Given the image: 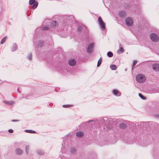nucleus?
<instances>
[{"label": "nucleus", "mask_w": 159, "mask_h": 159, "mask_svg": "<svg viewBox=\"0 0 159 159\" xmlns=\"http://www.w3.org/2000/svg\"><path fill=\"white\" fill-rule=\"evenodd\" d=\"M121 44H120L119 45V50L120 52H121L123 53L124 52V50L123 48L121 47Z\"/></svg>", "instance_id": "bb28decb"}, {"label": "nucleus", "mask_w": 159, "mask_h": 159, "mask_svg": "<svg viewBox=\"0 0 159 159\" xmlns=\"http://www.w3.org/2000/svg\"><path fill=\"white\" fill-rule=\"evenodd\" d=\"M136 80L139 83H143L146 80L145 76L143 74H139L136 77Z\"/></svg>", "instance_id": "7ed1b4c3"}, {"label": "nucleus", "mask_w": 159, "mask_h": 159, "mask_svg": "<svg viewBox=\"0 0 159 159\" xmlns=\"http://www.w3.org/2000/svg\"><path fill=\"white\" fill-rule=\"evenodd\" d=\"M63 18L64 20V24L65 25L67 26H68L70 23H71L74 19L73 16H65Z\"/></svg>", "instance_id": "f03ea898"}, {"label": "nucleus", "mask_w": 159, "mask_h": 159, "mask_svg": "<svg viewBox=\"0 0 159 159\" xmlns=\"http://www.w3.org/2000/svg\"><path fill=\"white\" fill-rule=\"evenodd\" d=\"M93 121V120H89L87 122H88V123H89V122H91V121Z\"/></svg>", "instance_id": "e433bc0d"}, {"label": "nucleus", "mask_w": 159, "mask_h": 159, "mask_svg": "<svg viewBox=\"0 0 159 159\" xmlns=\"http://www.w3.org/2000/svg\"><path fill=\"white\" fill-rule=\"evenodd\" d=\"M37 55H38V54L37 53Z\"/></svg>", "instance_id": "ea45409f"}, {"label": "nucleus", "mask_w": 159, "mask_h": 159, "mask_svg": "<svg viewBox=\"0 0 159 159\" xmlns=\"http://www.w3.org/2000/svg\"><path fill=\"white\" fill-rule=\"evenodd\" d=\"M119 127L121 129H125L127 127V125L124 123H122L120 124Z\"/></svg>", "instance_id": "6ab92c4d"}, {"label": "nucleus", "mask_w": 159, "mask_h": 159, "mask_svg": "<svg viewBox=\"0 0 159 159\" xmlns=\"http://www.w3.org/2000/svg\"><path fill=\"white\" fill-rule=\"evenodd\" d=\"M4 103L6 104L11 105L14 104L15 103L14 102L12 101H7L5 100L4 101Z\"/></svg>", "instance_id": "2eb2a0df"}, {"label": "nucleus", "mask_w": 159, "mask_h": 159, "mask_svg": "<svg viewBox=\"0 0 159 159\" xmlns=\"http://www.w3.org/2000/svg\"><path fill=\"white\" fill-rule=\"evenodd\" d=\"M107 55L108 57H113V54L110 51L107 52Z\"/></svg>", "instance_id": "b1692460"}, {"label": "nucleus", "mask_w": 159, "mask_h": 159, "mask_svg": "<svg viewBox=\"0 0 159 159\" xmlns=\"http://www.w3.org/2000/svg\"><path fill=\"white\" fill-rule=\"evenodd\" d=\"M16 152L17 155H21L23 153V151L20 148H17L16 150Z\"/></svg>", "instance_id": "4468645a"}, {"label": "nucleus", "mask_w": 159, "mask_h": 159, "mask_svg": "<svg viewBox=\"0 0 159 159\" xmlns=\"http://www.w3.org/2000/svg\"><path fill=\"white\" fill-rule=\"evenodd\" d=\"M102 62V58L101 57L98 60V63H97V66L99 67L101 64Z\"/></svg>", "instance_id": "a878e982"}, {"label": "nucleus", "mask_w": 159, "mask_h": 159, "mask_svg": "<svg viewBox=\"0 0 159 159\" xmlns=\"http://www.w3.org/2000/svg\"><path fill=\"white\" fill-rule=\"evenodd\" d=\"M118 15L120 17L125 18L126 16V13L125 11L121 10L119 11Z\"/></svg>", "instance_id": "f8f14e48"}, {"label": "nucleus", "mask_w": 159, "mask_h": 159, "mask_svg": "<svg viewBox=\"0 0 159 159\" xmlns=\"http://www.w3.org/2000/svg\"><path fill=\"white\" fill-rule=\"evenodd\" d=\"M17 48V46L16 43H14L13 44V46L12 48H11V50L12 51L14 52L16 51Z\"/></svg>", "instance_id": "a211bd4d"}, {"label": "nucleus", "mask_w": 159, "mask_h": 159, "mask_svg": "<svg viewBox=\"0 0 159 159\" xmlns=\"http://www.w3.org/2000/svg\"><path fill=\"white\" fill-rule=\"evenodd\" d=\"M89 50V51L90 52H92V53L93 52V49H90V48H89V49H88Z\"/></svg>", "instance_id": "c9c22d12"}, {"label": "nucleus", "mask_w": 159, "mask_h": 159, "mask_svg": "<svg viewBox=\"0 0 159 159\" xmlns=\"http://www.w3.org/2000/svg\"><path fill=\"white\" fill-rule=\"evenodd\" d=\"M112 92L113 94L116 96H120L121 95V93L117 89H113Z\"/></svg>", "instance_id": "1a4fd4ad"}, {"label": "nucleus", "mask_w": 159, "mask_h": 159, "mask_svg": "<svg viewBox=\"0 0 159 159\" xmlns=\"http://www.w3.org/2000/svg\"><path fill=\"white\" fill-rule=\"evenodd\" d=\"M72 106V105H63L62 107L64 108H69Z\"/></svg>", "instance_id": "7c9ffc66"}, {"label": "nucleus", "mask_w": 159, "mask_h": 159, "mask_svg": "<svg viewBox=\"0 0 159 159\" xmlns=\"http://www.w3.org/2000/svg\"><path fill=\"white\" fill-rule=\"evenodd\" d=\"M32 53H30L28 55L27 57L28 59L30 60H32Z\"/></svg>", "instance_id": "cd10ccee"}, {"label": "nucleus", "mask_w": 159, "mask_h": 159, "mask_svg": "<svg viewBox=\"0 0 159 159\" xmlns=\"http://www.w3.org/2000/svg\"><path fill=\"white\" fill-rule=\"evenodd\" d=\"M110 67L112 70H115L117 68L116 66L115 65H111Z\"/></svg>", "instance_id": "aec40b11"}, {"label": "nucleus", "mask_w": 159, "mask_h": 159, "mask_svg": "<svg viewBox=\"0 0 159 159\" xmlns=\"http://www.w3.org/2000/svg\"><path fill=\"white\" fill-rule=\"evenodd\" d=\"M37 152V153L39 155H42L43 153V152L41 150H38Z\"/></svg>", "instance_id": "473e14b6"}, {"label": "nucleus", "mask_w": 159, "mask_h": 159, "mask_svg": "<svg viewBox=\"0 0 159 159\" xmlns=\"http://www.w3.org/2000/svg\"><path fill=\"white\" fill-rule=\"evenodd\" d=\"M152 69L156 71H159V64L154 63L152 64Z\"/></svg>", "instance_id": "9b49d317"}, {"label": "nucleus", "mask_w": 159, "mask_h": 159, "mask_svg": "<svg viewBox=\"0 0 159 159\" xmlns=\"http://www.w3.org/2000/svg\"><path fill=\"white\" fill-rule=\"evenodd\" d=\"M157 116L158 117H159V115H157Z\"/></svg>", "instance_id": "58836bf2"}, {"label": "nucleus", "mask_w": 159, "mask_h": 159, "mask_svg": "<svg viewBox=\"0 0 159 159\" xmlns=\"http://www.w3.org/2000/svg\"><path fill=\"white\" fill-rule=\"evenodd\" d=\"M150 38L151 40L153 42H157L158 41V36L154 33H152L150 34Z\"/></svg>", "instance_id": "39448f33"}, {"label": "nucleus", "mask_w": 159, "mask_h": 159, "mask_svg": "<svg viewBox=\"0 0 159 159\" xmlns=\"http://www.w3.org/2000/svg\"><path fill=\"white\" fill-rule=\"evenodd\" d=\"M7 39V37L6 36H5L1 40V44H3L4 42H5L6 39Z\"/></svg>", "instance_id": "4be33fe9"}, {"label": "nucleus", "mask_w": 159, "mask_h": 159, "mask_svg": "<svg viewBox=\"0 0 159 159\" xmlns=\"http://www.w3.org/2000/svg\"><path fill=\"white\" fill-rule=\"evenodd\" d=\"M29 4L30 5H33V8L35 9L37 7L38 3L37 1H36L35 0H30Z\"/></svg>", "instance_id": "0eeeda50"}, {"label": "nucleus", "mask_w": 159, "mask_h": 159, "mask_svg": "<svg viewBox=\"0 0 159 159\" xmlns=\"http://www.w3.org/2000/svg\"><path fill=\"white\" fill-rule=\"evenodd\" d=\"M76 150L75 148H73L71 149L70 152L72 153H74L76 152Z\"/></svg>", "instance_id": "2f4dec72"}, {"label": "nucleus", "mask_w": 159, "mask_h": 159, "mask_svg": "<svg viewBox=\"0 0 159 159\" xmlns=\"http://www.w3.org/2000/svg\"><path fill=\"white\" fill-rule=\"evenodd\" d=\"M25 132L27 133H28L31 134H35L36 133V132L31 130H25Z\"/></svg>", "instance_id": "412c9836"}, {"label": "nucleus", "mask_w": 159, "mask_h": 159, "mask_svg": "<svg viewBox=\"0 0 159 159\" xmlns=\"http://www.w3.org/2000/svg\"><path fill=\"white\" fill-rule=\"evenodd\" d=\"M49 27L47 26H43V30H49Z\"/></svg>", "instance_id": "c756f323"}, {"label": "nucleus", "mask_w": 159, "mask_h": 159, "mask_svg": "<svg viewBox=\"0 0 159 159\" xmlns=\"http://www.w3.org/2000/svg\"><path fill=\"white\" fill-rule=\"evenodd\" d=\"M8 131L10 133H12L13 132V131L12 129H9L8 130Z\"/></svg>", "instance_id": "72a5a7b5"}, {"label": "nucleus", "mask_w": 159, "mask_h": 159, "mask_svg": "<svg viewBox=\"0 0 159 159\" xmlns=\"http://www.w3.org/2000/svg\"><path fill=\"white\" fill-rule=\"evenodd\" d=\"M76 63V60L74 59H71L68 61L69 64L71 66H73L75 65Z\"/></svg>", "instance_id": "9d476101"}, {"label": "nucleus", "mask_w": 159, "mask_h": 159, "mask_svg": "<svg viewBox=\"0 0 159 159\" xmlns=\"http://www.w3.org/2000/svg\"><path fill=\"white\" fill-rule=\"evenodd\" d=\"M52 103H49V106H50V107H52Z\"/></svg>", "instance_id": "4c0bfd02"}, {"label": "nucleus", "mask_w": 159, "mask_h": 159, "mask_svg": "<svg viewBox=\"0 0 159 159\" xmlns=\"http://www.w3.org/2000/svg\"><path fill=\"white\" fill-rule=\"evenodd\" d=\"M98 22L101 28L103 31H104L105 29V24L100 16L98 18Z\"/></svg>", "instance_id": "20e7f679"}, {"label": "nucleus", "mask_w": 159, "mask_h": 159, "mask_svg": "<svg viewBox=\"0 0 159 159\" xmlns=\"http://www.w3.org/2000/svg\"><path fill=\"white\" fill-rule=\"evenodd\" d=\"M125 23L127 25L130 26L133 24V21L129 17H127L125 19Z\"/></svg>", "instance_id": "6e6552de"}, {"label": "nucleus", "mask_w": 159, "mask_h": 159, "mask_svg": "<svg viewBox=\"0 0 159 159\" xmlns=\"http://www.w3.org/2000/svg\"><path fill=\"white\" fill-rule=\"evenodd\" d=\"M94 45V44L93 43H91L89 44L87 49V53H92V52L89 51L88 49L89 48H90V49H93Z\"/></svg>", "instance_id": "ddd939ff"}, {"label": "nucleus", "mask_w": 159, "mask_h": 159, "mask_svg": "<svg viewBox=\"0 0 159 159\" xmlns=\"http://www.w3.org/2000/svg\"><path fill=\"white\" fill-rule=\"evenodd\" d=\"M84 135V133L81 131H79L77 132L76 133V136L79 138H81Z\"/></svg>", "instance_id": "dca6fc26"}, {"label": "nucleus", "mask_w": 159, "mask_h": 159, "mask_svg": "<svg viewBox=\"0 0 159 159\" xmlns=\"http://www.w3.org/2000/svg\"><path fill=\"white\" fill-rule=\"evenodd\" d=\"M18 120H12L11 121L12 122H17L18 121Z\"/></svg>", "instance_id": "f704fd0d"}, {"label": "nucleus", "mask_w": 159, "mask_h": 159, "mask_svg": "<svg viewBox=\"0 0 159 159\" xmlns=\"http://www.w3.org/2000/svg\"><path fill=\"white\" fill-rule=\"evenodd\" d=\"M29 148L30 147L29 145H26L25 146V151L27 155H28V153Z\"/></svg>", "instance_id": "393cba45"}, {"label": "nucleus", "mask_w": 159, "mask_h": 159, "mask_svg": "<svg viewBox=\"0 0 159 159\" xmlns=\"http://www.w3.org/2000/svg\"><path fill=\"white\" fill-rule=\"evenodd\" d=\"M82 30L86 32L88 31V29L86 26L84 25H80L77 28V31L78 32L81 33Z\"/></svg>", "instance_id": "423d86ee"}, {"label": "nucleus", "mask_w": 159, "mask_h": 159, "mask_svg": "<svg viewBox=\"0 0 159 159\" xmlns=\"http://www.w3.org/2000/svg\"><path fill=\"white\" fill-rule=\"evenodd\" d=\"M57 21L56 20L52 21L50 24V26L52 28H54L56 26Z\"/></svg>", "instance_id": "f3484780"}, {"label": "nucleus", "mask_w": 159, "mask_h": 159, "mask_svg": "<svg viewBox=\"0 0 159 159\" xmlns=\"http://www.w3.org/2000/svg\"><path fill=\"white\" fill-rule=\"evenodd\" d=\"M34 45L35 48H42L44 45V42L42 40H39L38 41H37V40L35 38V36H34V38L33 39Z\"/></svg>", "instance_id": "f257e3e1"}, {"label": "nucleus", "mask_w": 159, "mask_h": 159, "mask_svg": "<svg viewBox=\"0 0 159 159\" xmlns=\"http://www.w3.org/2000/svg\"><path fill=\"white\" fill-rule=\"evenodd\" d=\"M139 97L142 99L143 100H146V98L143 95H142L141 93H139Z\"/></svg>", "instance_id": "5701e85b"}, {"label": "nucleus", "mask_w": 159, "mask_h": 159, "mask_svg": "<svg viewBox=\"0 0 159 159\" xmlns=\"http://www.w3.org/2000/svg\"><path fill=\"white\" fill-rule=\"evenodd\" d=\"M137 63V61L136 60H134L133 61V64H132V69H133V68L135 66V65Z\"/></svg>", "instance_id": "c85d7f7f"}]
</instances>
